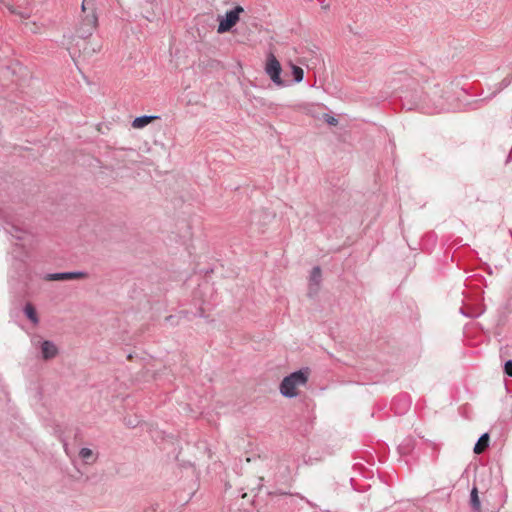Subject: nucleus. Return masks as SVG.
<instances>
[{
	"label": "nucleus",
	"instance_id": "2eb2a0df",
	"mask_svg": "<svg viewBox=\"0 0 512 512\" xmlns=\"http://www.w3.org/2000/svg\"><path fill=\"white\" fill-rule=\"evenodd\" d=\"M8 232L15 238L19 239V240H22L24 239V234L25 232L18 229L17 227L15 226H11V230H8Z\"/></svg>",
	"mask_w": 512,
	"mask_h": 512
},
{
	"label": "nucleus",
	"instance_id": "4be33fe9",
	"mask_svg": "<svg viewBox=\"0 0 512 512\" xmlns=\"http://www.w3.org/2000/svg\"><path fill=\"white\" fill-rule=\"evenodd\" d=\"M321 7H322V9L327 10V9H329V4H326V3H324V1H321Z\"/></svg>",
	"mask_w": 512,
	"mask_h": 512
},
{
	"label": "nucleus",
	"instance_id": "f257e3e1",
	"mask_svg": "<svg viewBox=\"0 0 512 512\" xmlns=\"http://www.w3.org/2000/svg\"><path fill=\"white\" fill-rule=\"evenodd\" d=\"M309 375V368H304L284 377L280 383V393L287 398L296 397L298 395V387H302L307 384Z\"/></svg>",
	"mask_w": 512,
	"mask_h": 512
},
{
	"label": "nucleus",
	"instance_id": "1a4fd4ad",
	"mask_svg": "<svg viewBox=\"0 0 512 512\" xmlns=\"http://www.w3.org/2000/svg\"><path fill=\"white\" fill-rule=\"evenodd\" d=\"M79 457L85 464H93L97 460L96 454L90 448H82Z\"/></svg>",
	"mask_w": 512,
	"mask_h": 512
},
{
	"label": "nucleus",
	"instance_id": "ddd939ff",
	"mask_svg": "<svg viewBox=\"0 0 512 512\" xmlns=\"http://www.w3.org/2000/svg\"><path fill=\"white\" fill-rule=\"evenodd\" d=\"M102 48V45L100 42H97V43H87L85 45V47L83 48V53L84 55H88V56H91L95 53H98L100 52Z\"/></svg>",
	"mask_w": 512,
	"mask_h": 512
},
{
	"label": "nucleus",
	"instance_id": "aec40b11",
	"mask_svg": "<svg viewBox=\"0 0 512 512\" xmlns=\"http://www.w3.org/2000/svg\"><path fill=\"white\" fill-rule=\"evenodd\" d=\"M504 371H505V373H506L508 376H511V377H512V360H508V361L505 363Z\"/></svg>",
	"mask_w": 512,
	"mask_h": 512
},
{
	"label": "nucleus",
	"instance_id": "a211bd4d",
	"mask_svg": "<svg viewBox=\"0 0 512 512\" xmlns=\"http://www.w3.org/2000/svg\"><path fill=\"white\" fill-rule=\"evenodd\" d=\"M323 119L327 124H329L331 126H336L338 124V119H336L334 116H331L329 114H324Z\"/></svg>",
	"mask_w": 512,
	"mask_h": 512
},
{
	"label": "nucleus",
	"instance_id": "39448f33",
	"mask_svg": "<svg viewBox=\"0 0 512 512\" xmlns=\"http://www.w3.org/2000/svg\"><path fill=\"white\" fill-rule=\"evenodd\" d=\"M98 24V17L94 11L91 9V12L85 15V17L81 20L79 27L77 29L78 36L82 39H86L92 35L93 31L96 29Z\"/></svg>",
	"mask_w": 512,
	"mask_h": 512
},
{
	"label": "nucleus",
	"instance_id": "0eeeda50",
	"mask_svg": "<svg viewBox=\"0 0 512 512\" xmlns=\"http://www.w3.org/2000/svg\"><path fill=\"white\" fill-rule=\"evenodd\" d=\"M322 278V272L320 267L316 266L312 269L310 278H309V290L310 293H316L318 290V287L320 285Z\"/></svg>",
	"mask_w": 512,
	"mask_h": 512
},
{
	"label": "nucleus",
	"instance_id": "9d476101",
	"mask_svg": "<svg viewBox=\"0 0 512 512\" xmlns=\"http://www.w3.org/2000/svg\"><path fill=\"white\" fill-rule=\"evenodd\" d=\"M489 445V435L487 433H484L477 441V443L474 446V453L481 454L485 451V449Z\"/></svg>",
	"mask_w": 512,
	"mask_h": 512
},
{
	"label": "nucleus",
	"instance_id": "9b49d317",
	"mask_svg": "<svg viewBox=\"0 0 512 512\" xmlns=\"http://www.w3.org/2000/svg\"><path fill=\"white\" fill-rule=\"evenodd\" d=\"M470 504L475 512H481V503L478 496V490L476 487H473V489L471 490Z\"/></svg>",
	"mask_w": 512,
	"mask_h": 512
},
{
	"label": "nucleus",
	"instance_id": "412c9836",
	"mask_svg": "<svg viewBox=\"0 0 512 512\" xmlns=\"http://www.w3.org/2000/svg\"><path fill=\"white\" fill-rule=\"evenodd\" d=\"M91 1L92 0H83L82 5H81L82 12H84V13L86 12V10L88 9Z\"/></svg>",
	"mask_w": 512,
	"mask_h": 512
},
{
	"label": "nucleus",
	"instance_id": "f3484780",
	"mask_svg": "<svg viewBox=\"0 0 512 512\" xmlns=\"http://www.w3.org/2000/svg\"><path fill=\"white\" fill-rule=\"evenodd\" d=\"M9 11L13 14H16L18 16H20L21 18L23 19H27L30 17V13L27 12V11H16L13 7L9 6L8 7Z\"/></svg>",
	"mask_w": 512,
	"mask_h": 512
},
{
	"label": "nucleus",
	"instance_id": "20e7f679",
	"mask_svg": "<svg viewBox=\"0 0 512 512\" xmlns=\"http://www.w3.org/2000/svg\"><path fill=\"white\" fill-rule=\"evenodd\" d=\"M32 344L39 349L43 360L48 361L58 355V347L52 341L42 340L41 337L35 336L32 339Z\"/></svg>",
	"mask_w": 512,
	"mask_h": 512
},
{
	"label": "nucleus",
	"instance_id": "f03ea898",
	"mask_svg": "<svg viewBox=\"0 0 512 512\" xmlns=\"http://www.w3.org/2000/svg\"><path fill=\"white\" fill-rule=\"evenodd\" d=\"M264 71L276 86L283 87L286 85L284 80L281 78V64L272 52H269L266 55Z\"/></svg>",
	"mask_w": 512,
	"mask_h": 512
},
{
	"label": "nucleus",
	"instance_id": "4468645a",
	"mask_svg": "<svg viewBox=\"0 0 512 512\" xmlns=\"http://www.w3.org/2000/svg\"><path fill=\"white\" fill-rule=\"evenodd\" d=\"M291 72L296 83H300L304 78V71L301 67L290 63Z\"/></svg>",
	"mask_w": 512,
	"mask_h": 512
},
{
	"label": "nucleus",
	"instance_id": "423d86ee",
	"mask_svg": "<svg viewBox=\"0 0 512 512\" xmlns=\"http://www.w3.org/2000/svg\"><path fill=\"white\" fill-rule=\"evenodd\" d=\"M87 274L85 272H62L47 274L45 279L48 281H66L74 279L85 278Z\"/></svg>",
	"mask_w": 512,
	"mask_h": 512
},
{
	"label": "nucleus",
	"instance_id": "dca6fc26",
	"mask_svg": "<svg viewBox=\"0 0 512 512\" xmlns=\"http://www.w3.org/2000/svg\"><path fill=\"white\" fill-rule=\"evenodd\" d=\"M397 402H403L400 411H398L399 413H403L409 407L410 404L405 396L394 399L393 405H396Z\"/></svg>",
	"mask_w": 512,
	"mask_h": 512
},
{
	"label": "nucleus",
	"instance_id": "6ab92c4d",
	"mask_svg": "<svg viewBox=\"0 0 512 512\" xmlns=\"http://www.w3.org/2000/svg\"><path fill=\"white\" fill-rule=\"evenodd\" d=\"M435 109L437 112H442L449 110V107H447L442 101H438L435 105Z\"/></svg>",
	"mask_w": 512,
	"mask_h": 512
},
{
	"label": "nucleus",
	"instance_id": "6e6552de",
	"mask_svg": "<svg viewBox=\"0 0 512 512\" xmlns=\"http://www.w3.org/2000/svg\"><path fill=\"white\" fill-rule=\"evenodd\" d=\"M156 119H159V116H152V115L151 116L150 115L140 116L133 120L132 127L135 129H142Z\"/></svg>",
	"mask_w": 512,
	"mask_h": 512
},
{
	"label": "nucleus",
	"instance_id": "f8f14e48",
	"mask_svg": "<svg viewBox=\"0 0 512 512\" xmlns=\"http://www.w3.org/2000/svg\"><path fill=\"white\" fill-rule=\"evenodd\" d=\"M24 313L33 324H37L39 322L36 309L31 303H27L25 305Z\"/></svg>",
	"mask_w": 512,
	"mask_h": 512
},
{
	"label": "nucleus",
	"instance_id": "7ed1b4c3",
	"mask_svg": "<svg viewBox=\"0 0 512 512\" xmlns=\"http://www.w3.org/2000/svg\"><path fill=\"white\" fill-rule=\"evenodd\" d=\"M243 11V7L238 5L234 9L226 12L225 16H218L219 25L217 32L223 34L230 31L239 21L240 14Z\"/></svg>",
	"mask_w": 512,
	"mask_h": 512
}]
</instances>
